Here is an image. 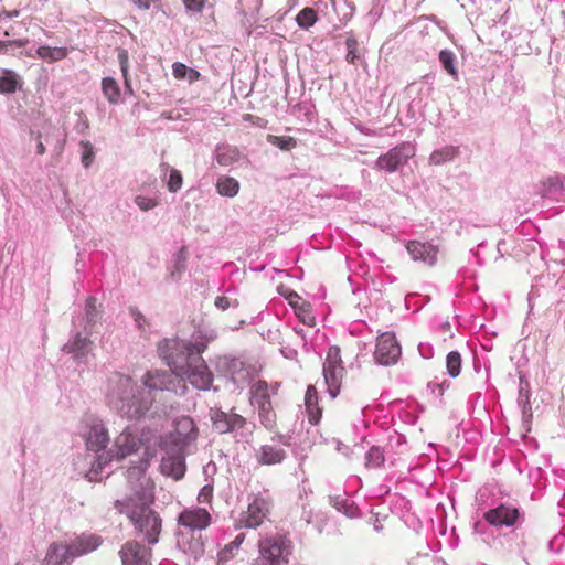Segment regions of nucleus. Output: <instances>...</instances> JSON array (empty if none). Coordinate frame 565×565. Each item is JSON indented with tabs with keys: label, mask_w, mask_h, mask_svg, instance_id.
Returning <instances> with one entry per match:
<instances>
[{
	"label": "nucleus",
	"mask_w": 565,
	"mask_h": 565,
	"mask_svg": "<svg viewBox=\"0 0 565 565\" xmlns=\"http://www.w3.org/2000/svg\"><path fill=\"white\" fill-rule=\"evenodd\" d=\"M171 392L182 396L186 393L181 379L168 371L150 370L138 386L131 376L113 373L107 381L105 401L116 414L127 419L143 417L157 401L158 394Z\"/></svg>",
	"instance_id": "1"
},
{
	"label": "nucleus",
	"mask_w": 565,
	"mask_h": 565,
	"mask_svg": "<svg viewBox=\"0 0 565 565\" xmlns=\"http://www.w3.org/2000/svg\"><path fill=\"white\" fill-rule=\"evenodd\" d=\"M213 335L202 331L194 332L190 340L179 338H164L157 344V352L160 359L170 367L167 370L175 374L185 384L180 375L193 362H198L200 355L205 351ZM186 388L188 386L184 385Z\"/></svg>",
	"instance_id": "2"
},
{
	"label": "nucleus",
	"mask_w": 565,
	"mask_h": 565,
	"mask_svg": "<svg viewBox=\"0 0 565 565\" xmlns=\"http://www.w3.org/2000/svg\"><path fill=\"white\" fill-rule=\"evenodd\" d=\"M115 504L116 507H122L119 510L127 514L134 524L138 537H141L149 545H154L159 542L162 520L159 513L150 507L151 501H142L140 503L128 502L124 504L117 500Z\"/></svg>",
	"instance_id": "3"
},
{
	"label": "nucleus",
	"mask_w": 565,
	"mask_h": 565,
	"mask_svg": "<svg viewBox=\"0 0 565 565\" xmlns=\"http://www.w3.org/2000/svg\"><path fill=\"white\" fill-rule=\"evenodd\" d=\"M102 544V539L97 535H81L68 542H53L50 544L44 565H71L76 557L86 555L95 551Z\"/></svg>",
	"instance_id": "4"
},
{
	"label": "nucleus",
	"mask_w": 565,
	"mask_h": 565,
	"mask_svg": "<svg viewBox=\"0 0 565 565\" xmlns=\"http://www.w3.org/2000/svg\"><path fill=\"white\" fill-rule=\"evenodd\" d=\"M109 444L108 431L100 419H93L86 437V448L93 451L94 460L87 473L89 481H97L104 468L114 459L113 449H107Z\"/></svg>",
	"instance_id": "5"
},
{
	"label": "nucleus",
	"mask_w": 565,
	"mask_h": 565,
	"mask_svg": "<svg viewBox=\"0 0 565 565\" xmlns=\"http://www.w3.org/2000/svg\"><path fill=\"white\" fill-rule=\"evenodd\" d=\"M294 545L286 534H275L258 541V556L253 565H288Z\"/></svg>",
	"instance_id": "6"
},
{
	"label": "nucleus",
	"mask_w": 565,
	"mask_h": 565,
	"mask_svg": "<svg viewBox=\"0 0 565 565\" xmlns=\"http://www.w3.org/2000/svg\"><path fill=\"white\" fill-rule=\"evenodd\" d=\"M210 419L212 427L218 434H233L234 438L248 441L252 437L255 425L248 423L245 417L233 412H225L222 408H211Z\"/></svg>",
	"instance_id": "7"
},
{
	"label": "nucleus",
	"mask_w": 565,
	"mask_h": 565,
	"mask_svg": "<svg viewBox=\"0 0 565 565\" xmlns=\"http://www.w3.org/2000/svg\"><path fill=\"white\" fill-rule=\"evenodd\" d=\"M273 508V498L268 490L249 495L247 511L242 512L237 523L239 527L257 529L267 519Z\"/></svg>",
	"instance_id": "8"
},
{
	"label": "nucleus",
	"mask_w": 565,
	"mask_h": 565,
	"mask_svg": "<svg viewBox=\"0 0 565 565\" xmlns=\"http://www.w3.org/2000/svg\"><path fill=\"white\" fill-rule=\"evenodd\" d=\"M90 331L72 330L68 341L62 347L65 354L71 355L72 360L79 370L88 366L95 358L94 342L89 339Z\"/></svg>",
	"instance_id": "9"
},
{
	"label": "nucleus",
	"mask_w": 565,
	"mask_h": 565,
	"mask_svg": "<svg viewBox=\"0 0 565 565\" xmlns=\"http://www.w3.org/2000/svg\"><path fill=\"white\" fill-rule=\"evenodd\" d=\"M149 431L140 429L137 425H128L115 439L114 459L122 460L137 452L141 447H147Z\"/></svg>",
	"instance_id": "10"
},
{
	"label": "nucleus",
	"mask_w": 565,
	"mask_h": 565,
	"mask_svg": "<svg viewBox=\"0 0 565 565\" xmlns=\"http://www.w3.org/2000/svg\"><path fill=\"white\" fill-rule=\"evenodd\" d=\"M416 148L409 141H403L377 157L373 168L377 171L394 173L408 163L415 156Z\"/></svg>",
	"instance_id": "11"
},
{
	"label": "nucleus",
	"mask_w": 565,
	"mask_h": 565,
	"mask_svg": "<svg viewBox=\"0 0 565 565\" xmlns=\"http://www.w3.org/2000/svg\"><path fill=\"white\" fill-rule=\"evenodd\" d=\"M487 524L495 527H512L522 524L524 521L521 510L511 503H499L483 513Z\"/></svg>",
	"instance_id": "12"
},
{
	"label": "nucleus",
	"mask_w": 565,
	"mask_h": 565,
	"mask_svg": "<svg viewBox=\"0 0 565 565\" xmlns=\"http://www.w3.org/2000/svg\"><path fill=\"white\" fill-rule=\"evenodd\" d=\"M218 373L227 377L237 388H243L250 382L249 367L238 358L222 356L216 362Z\"/></svg>",
	"instance_id": "13"
},
{
	"label": "nucleus",
	"mask_w": 565,
	"mask_h": 565,
	"mask_svg": "<svg viewBox=\"0 0 565 565\" xmlns=\"http://www.w3.org/2000/svg\"><path fill=\"white\" fill-rule=\"evenodd\" d=\"M402 354V348L394 332H383L377 337L374 359L377 364L390 366L397 363Z\"/></svg>",
	"instance_id": "14"
},
{
	"label": "nucleus",
	"mask_w": 565,
	"mask_h": 565,
	"mask_svg": "<svg viewBox=\"0 0 565 565\" xmlns=\"http://www.w3.org/2000/svg\"><path fill=\"white\" fill-rule=\"evenodd\" d=\"M180 375L198 390L209 391L213 383V373L209 370L202 355L198 362H193Z\"/></svg>",
	"instance_id": "15"
},
{
	"label": "nucleus",
	"mask_w": 565,
	"mask_h": 565,
	"mask_svg": "<svg viewBox=\"0 0 565 565\" xmlns=\"http://www.w3.org/2000/svg\"><path fill=\"white\" fill-rule=\"evenodd\" d=\"M502 545L508 554L520 557L526 565L531 564L532 550L524 532L511 531L504 534Z\"/></svg>",
	"instance_id": "16"
},
{
	"label": "nucleus",
	"mask_w": 565,
	"mask_h": 565,
	"mask_svg": "<svg viewBox=\"0 0 565 565\" xmlns=\"http://www.w3.org/2000/svg\"><path fill=\"white\" fill-rule=\"evenodd\" d=\"M178 522L188 533H201L211 524V514L205 508L185 509L179 514Z\"/></svg>",
	"instance_id": "17"
},
{
	"label": "nucleus",
	"mask_w": 565,
	"mask_h": 565,
	"mask_svg": "<svg viewBox=\"0 0 565 565\" xmlns=\"http://www.w3.org/2000/svg\"><path fill=\"white\" fill-rule=\"evenodd\" d=\"M119 556L122 565H149L151 551L137 541H128L121 546Z\"/></svg>",
	"instance_id": "18"
},
{
	"label": "nucleus",
	"mask_w": 565,
	"mask_h": 565,
	"mask_svg": "<svg viewBox=\"0 0 565 565\" xmlns=\"http://www.w3.org/2000/svg\"><path fill=\"white\" fill-rule=\"evenodd\" d=\"M213 159L222 167L248 162L247 156L237 146L227 142H220L215 146Z\"/></svg>",
	"instance_id": "19"
},
{
	"label": "nucleus",
	"mask_w": 565,
	"mask_h": 565,
	"mask_svg": "<svg viewBox=\"0 0 565 565\" xmlns=\"http://www.w3.org/2000/svg\"><path fill=\"white\" fill-rule=\"evenodd\" d=\"M408 254L416 262H423L429 266L437 263L439 248L431 242L412 241L406 246Z\"/></svg>",
	"instance_id": "20"
},
{
	"label": "nucleus",
	"mask_w": 565,
	"mask_h": 565,
	"mask_svg": "<svg viewBox=\"0 0 565 565\" xmlns=\"http://www.w3.org/2000/svg\"><path fill=\"white\" fill-rule=\"evenodd\" d=\"M100 319V311L97 308V299L94 296H89L86 299L84 313L77 318H73L74 328H83V331L93 332L94 326Z\"/></svg>",
	"instance_id": "21"
},
{
	"label": "nucleus",
	"mask_w": 565,
	"mask_h": 565,
	"mask_svg": "<svg viewBox=\"0 0 565 565\" xmlns=\"http://www.w3.org/2000/svg\"><path fill=\"white\" fill-rule=\"evenodd\" d=\"M180 550L198 561L204 555V543L201 533L182 532L177 542Z\"/></svg>",
	"instance_id": "22"
},
{
	"label": "nucleus",
	"mask_w": 565,
	"mask_h": 565,
	"mask_svg": "<svg viewBox=\"0 0 565 565\" xmlns=\"http://www.w3.org/2000/svg\"><path fill=\"white\" fill-rule=\"evenodd\" d=\"M160 469L164 476L180 480L185 473V459L181 454H167L162 457Z\"/></svg>",
	"instance_id": "23"
},
{
	"label": "nucleus",
	"mask_w": 565,
	"mask_h": 565,
	"mask_svg": "<svg viewBox=\"0 0 565 565\" xmlns=\"http://www.w3.org/2000/svg\"><path fill=\"white\" fill-rule=\"evenodd\" d=\"M287 457L282 448L273 445H263L256 451V461L262 466L281 463Z\"/></svg>",
	"instance_id": "24"
},
{
	"label": "nucleus",
	"mask_w": 565,
	"mask_h": 565,
	"mask_svg": "<svg viewBox=\"0 0 565 565\" xmlns=\"http://www.w3.org/2000/svg\"><path fill=\"white\" fill-rule=\"evenodd\" d=\"M23 79L14 71L9 68H0V94L11 95L22 89Z\"/></svg>",
	"instance_id": "25"
},
{
	"label": "nucleus",
	"mask_w": 565,
	"mask_h": 565,
	"mask_svg": "<svg viewBox=\"0 0 565 565\" xmlns=\"http://www.w3.org/2000/svg\"><path fill=\"white\" fill-rule=\"evenodd\" d=\"M318 392L313 385H309L306 391L305 405L310 424L317 425L321 418L322 409L318 405Z\"/></svg>",
	"instance_id": "26"
},
{
	"label": "nucleus",
	"mask_w": 565,
	"mask_h": 565,
	"mask_svg": "<svg viewBox=\"0 0 565 565\" xmlns=\"http://www.w3.org/2000/svg\"><path fill=\"white\" fill-rule=\"evenodd\" d=\"M530 396H531L530 382L525 375H520L518 406L520 407L524 419L532 417V407H531V403H530Z\"/></svg>",
	"instance_id": "27"
},
{
	"label": "nucleus",
	"mask_w": 565,
	"mask_h": 565,
	"mask_svg": "<svg viewBox=\"0 0 565 565\" xmlns=\"http://www.w3.org/2000/svg\"><path fill=\"white\" fill-rule=\"evenodd\" d=\"M152 454L149 447H146L143 456L136 462H132L126 470V478L129 483L139 481L146 473Z\"/></svg>",
	"instance_id": "28"
},
{
	"label": "nucleus",
	"mask_w": 565,
	"mask_h": 565,
	"mask_svg": "<svg viewBox=\"0 0 565 565\" xmlns=\"http://www.w3.org/2000/svg\"><path fill=\"white\" fill-rule=\"evenodd\" d=\"M343 373L344 367L323 369L324 383L328 387L327 392L332 399H334L340 393Z\"/></svg>",
	"instance_id": "29"
},
{
	"label": "nucleus",
	"mask_w": 565,
	"mask_h": 565,
	"mask_svg": "<svg viewBox=\"0 0 565 565\" xmlns=\"http://www.w3.org/2000/svg\"><path fill=\"white\" fill-rule=\"evenodd\" d=\"M563 190L564 186L559 175H552L542 182L539 193L542 198L558 201Z\"/></svg>",
	"instance_id": "30"
},
{
	"label": "nucleus",
	"mask_w": 565,
	"mask_h": 565,
	"mask_svg": "<svg viewBox=\"0 0 565 565\" xmlns=\"http://www.w3.org/2000/svg\"><path fill=\"white\" fill-rule=\"evenodd\" d=\"M438 61L443 70L454 79H459L458 60L456 54L449 49H443L438 53Z\"/></svg>",
	"instance_id": "31"
},
{
	"label": "nucleus",
	"mask_w": 565,
	"mask_h": 565,
	"mask_svg": "<svg viewBox=\"0 0 565 565\" xmlns=\"http://www.w3.org/2000/svg\"><path fill=\"white\" fill-rule=\"evenodd\" d=\"M100 88L104 97L110 105H118L121 103V88L114 77H104L100 83Z\"/></svg>",
	"instance_id": "32"
},
{
	"label": "nucleus",
	"mask_w": 565,
	"mask_h": 565,
	"mask_svg": "<svg viewBox=\"0 0 565 565\" xmlns=\"http://www.w3.org/2000/svg\"><path fill=\"white\" fill-rule=\"evenodd\" d=\"M215 189L221 196L234 198L238 194L241 184L233 177L221 175L216 180Z\"/></svg>",
	"instance_id": "33"
},
{
	"label": "nucleus",
	"mask_w": 565,
	"mask_h": 565,
	"mask_svg": "<svg viewBox=\"0 0 565 565\" xmlns=\"http://www.w3.org/2000/svg\"><path fill=\"white\" fill-rule=\"evenodd\" d=\"M330 502L332 507L335 508L339 512L351 519L358 518L360 515L359 507L345 495L330 497Z\"/></svg>",
	"instance_id": "34"
},
{
	"label": "nucleus",
	"mask_w": 565,
	"mask_h": 565,
	"mask_svg": "<svg viewBox=\"0 0 565 565\" xmlns=\"http://www.w3.org/2000/svg\"><path fill=\"white\" fill-rule=\"evenodd\" d=\"M459 154V149L455 146H445L440 149L434 150L429 157V162L435 166H440L454 160Z\"/></svg>",
	"instance_id": "35"
},
{
	"label": "nucleus",
	"mask_w": 565,
	"mask_h": 565,
	"mask_svg": "<svg viewBox=\"0 0 565 565\" xmlns=\"http://www.w3.org/2000/svg\"><path fill=\"white\" fill-rule=\"evenodd\" d=\"M365 467L369 469H379L384 466L385 450L381 446H372L365 454Z\"/></svg>",
	"instance_id": "36"
},
{
	"label": "nucleus",
	"mask_w": 565,
	"mask_h": 565,
	"mask_svg": "<svg viewBox=\"0 0 565 565\" xmlns=\"http://www.w3.org/2000/svg\"><path fill=\"white\" fill-rule=\"evenodd\" d=\"M36 54L42 60L56 62L65 58L68 54V51L66 47H51L49 45H41L38 47Z\"/></svg>",
	"instance_id": "37"
},
{
	"label": "nucleus",
	"mask_w": 565,
	"mask_h": 565,
	"mask_svg": "<svg viewBox=\"0 0 565 565\" xmlns=\"http://www.w3.org/2000/svg\"><path fill=\"white\" fill-rule=\"evenodd\" d=\"M318 21V13L311 7L301 9L296 15V22L302 30H309Z\"/></svg>",
	"instance_id": "38"
},
{
	"label": "nucleus",
	"mask_w": 565,
	"mask_h": 565,
	"mask_svg": "<svg viewBox=\"0 0 565 565\" xmlns=\"http://www.w3.org/2000/svg\"><path fill=\"white\" fill-rule=\"evenodd\" d=\"M244 540H245V534L238 533L233 541H231L228 544H226L218 552V562L220 563L228 562L234 556V552L239 548V546L244 542Z\"/></svg>",
	"instance_id": "39"
},
{
	"label": "nucleus",
	"mask_w": 565,
	"mask_h": 565,
	"mask_svg": "<svg viewBox=\"0 0 565 565\" xmlns=\"http://www.w3.org/2000/svg\"><path fill=\"white\" fill-rule=\"evenodd\" d=\"M461 354L457 350L450 351L446 356V369L449 376L454 379L459 376L461 372Z\"/></svg>",
	"instance_id": "40"
},
{
	"label": "nucleus",
	"mask_w": 565,
	"mask_h": 565,
	"mask_svg": "<svg viewBox=\"0 0 565 565\" xmlns=\"http://www.w3.org/2000/svg\"><path fill=\"white\" fill-rule=\"evenodd\" d=\"M267 142L279 148L282 151H289L297 147V139L291 136L267 135Z\"/></svg>",
	"instance_id": "41"
},
{
	"label": "nucleus",
	"mask_w": 565,
	"mask_h": 565,
	"mask_svg": "<svg viewBox=\"0 0 565 565\" xmlns=\"http://www.w3.org/2000/svg\"><path fill=\"white\" fill-rule=\"evenodd\" d=\"M345 46H347V55H345L347 62L349 64L356 65L361 61L362 54L358 49L359 43L354 35H350L347 38Z\"/></svg>",
	"instance_id": "42"
},
{
	"label": "nucleus",
	"mask_w": 565,
	"mask_h": 565,
	"mask_svg": "<svg viewBox=\"0 0 565 565\" xmlns=\"http://www.w3.org/2000/svg\"><path fill=\"white\" fill-rule=\"evenodd\" d=\"M258 416L260 419L262 425L266 429H273L276 424V414L273 409L271 403L267 406H264V404L258 409Z\"/></svg>",
	"instance_id": "43"
},
{
	"label": "nucleus",
	"mask_w": 565,
	"mask_h": 565,
	"mask_svg": "<svg viewBox=\"0 0 565 565\" xmlns=\"http://www.w3.org/2000/svg\"><path fill=\"white\" fill-rule=\"evenodd\" d=\"M331 367H343L340 355V348L337 345H332L329 348L326 360L323 362V369Z\"/></svg>",
	"instance_id": "44"
},
{
	"label": "nucleus",
	"mask_w": 565,
	"mask_h": 565,
	"mask_svg": "<svg viewBox=\"0 0 565 565\" xmlns=\"http://www.w3.org/2000/svg\"><path fill=\"white\" fill-rule=\"evenodd\" d=\"M129 315L132 318L136 328L141 333H146L149 330V328H150L149 320L145 317V315L137 307H130Z\"/></svg>",
	"instance_id": "45"
},
{
	"label": "nucleus",
	"mask_w": 565,
	"mask_h": 565,
	"mask_svg": "<svg viewBox=\"0 0 565 565\" xmlns=\"http://www.w3.org/2000/svg\"><path fill=\"white\" fill-rule=\"evenodd\" d=\"M82 148L81 161L84 168H89L95 159L94 146L88 140L79 141Z\"/></svg>",
	"instance_id": "46"
},
{
	"label": "nucleus",
	"mask_w": 565,
	"mask_h": 565,
	"mask_svg": "<svg viewBox=\"0 0 565 565\" xmlns=\"http://www.w3.org/2000/svg\"><path fill=\"white\" fill-rule=\"evenodd\" d=\"M406 444L407 440L403 434H399L396 430H394L392 434L388 435L387 447L391 448L392 450L402 454L406 448Z\"/></svg>",
	"instance_id": "47"
},
{
	"label": "nucleus",
	"mask_w": 565,
	"mask_h": 565,
	"mask_svg": "<svg viewBox=\"0 0 565 565\" xmlns=\"http://www.w3.org/2000/svg\"><path fill=\"white\" fill-rule=\"evenodd\" d=\"M182 184H183L182 173L174 168L170 169L169 177L167 179V188H168L169 192H171V193L178 192L182 188Z\"/></svg>",
	"instance_id": "48"
},
{
	"label": "nucleus",
	"mask_w": 565,
	"mask_h": 565,
	"mask_svg": "<svg viewBox=\"0 0 565 565\" xmlns=\"http://www.w3.org/2000/svg\"><path fill=\"white\" fill-rule=\"evenodd\" d=\"M118 63L122 74L124 83H130L131 79L129 75V56L127 50L118 49Z\"/></svg>",
	"instance_id": "49"
},
{
	"label": "nucleus",
	"mask_w": 565,
	"mask_h": 565,
	"mask_svg": "<svg viewBox=\"0 0 565 565\" xmlns=\"http://www.w3.org/2000/svg\"><path fill=\"white\" fill-rule=\"evenodd\" d=\"M548 551L553 554H561L565 548V534L559 532L554 535L547 544Z\"/></svg>",
	"instance_id": "50"
},
{
	"label": "nucleus",
	"mask_w": 565,
	"mask_h": 565,
	"mask_svg": "<svg viewBox=\"0 0 565 565\" xmlns=\"http://www.w3.org/2000/svg\"><path fill=\"white\" fill-rule=\"evenodd\" d=\"M135 203L143 212L150 211L159 204L156 199L148 198L145 195H137L135 198Z\"/></svg>",
	"instance_id": "51"
},
{
	"label": "nucleus",
	"mask_w": 565,
	"mask_h": 565,
	"mask_svg": "<svg viewBox=\"0 0 565 565\" xmlns=\"http://www.w3.org/2000/svg\"><path fill=\"white\" fill-rule=\"evenodd\" d=\"M214 305L217 309L224 311L231 307H234V308L238 307V301H237V299H231L226 296H218L215 298Z\"/></svg>",
	"instance_id": "52"
},
{
	"label": "nucleus",
	"mask_w": 565,
	"mask_h": 565,
	"mask_svg": "<svg viewBox=\"0 0 565 565\" xmlns=\"http://www.w3.org/2000/svg\"><path fill=\"white\" fill-rule=\"evenodd\" d=\"M450 386V382L447 381V380H444L441 383H436V382H429L427 384V388L433 393V394H436L437 396H443L444 395V392L446 390H448Z\"/></svg>",
	"instance_id": "53"
},
{
	"label": "nucleus",
	"mask_w": 565,
	"mask_h": 565,
	"mask_svg": "<svg viewBox=\"0 0 565 565\" xmlns=\"http://www.w3.org/2000/svg\"><path fill=\"white\" fill-rule=\"evenodd\" d=\"M191 67L186 66L181 62H174L172 64V74L178 79H185Z\"/></svg>",
	"instance_id": "54"
},
{
	"label": "nucleus",
	"mask_w": 565,
	"mask_h": 565,
	"mask_svg": "<svg viewBox=\"0 0 565 565\" xmlns=\"http://www.w3.org/2000/svg\"><path fill=\"white\" fill-rule=\"evenodd\" d=\"M188 12L200 13L202 12L205 0H182Z\"/></svg>",
	"instance_id": "55"
},
{
	"label": "nucleus",
	"mask_w": 565,
	"mask_h": 565,
	"mask_svg": "<svg viewBox=\"0 0 565 565\" xmlns=\"http://www.w3.org/2000/svg\"><path fill=\"white\" fill-rule=\"evenodd\" d=\"M213 498V486L205 484L198 494V501L200 503H210Z\"/></svg>",
	"instance_id": "56"
},
{
	"label": "nucleus",
	"mask_w": 565,
	"mask_h": 565,
	"mask_svg": "<svg viewBox=\"0 0 565 565\" xmlns=\"http://www.w3.org/2000/svg\"><path fill=\"white\" fill-rule=\"evenodd\" d=\"M250 393H252V395H269L267 382L259 380L257 383H255L252 386Z\"/></svg>",
	"instance_id": "57"
},
{
	"label": "nucleus",
	"mask_w": 565,
	"mask_h": 565,
	"mask_svg": "<svg viewBox=\"0 0 565 565\" xmlns=\"http://www.w3.org/2000/svg\"><path fill=\"white\" fill-rule=\"evenodd\" d=\"M418 352L424 359H431L434 356V347L430 343L420 342L418 344Z\"/></svg>",
	"instance_id": "58"
},
{
	"label": "nucleus",
	"mask_w": 565,
	"mask_h": 565,
	"mask_svg": "<svg viewBox=\"0 0 565 565\" xmlns=\"http://www.w3.org/2000/svg\"><path fill=\"white\" fill-rule=\"evenodd\" d=\"M473 533L481 535L482 541L488 543V537L490 536V534H488L487 526L484 523H482L481 521L475 522L473 523Z\"/></svg>",
	"instance_id": "59"
},
{
	"label": "nucleus",
	"mask_w": 565,
	"mask_h": 565,
	"mask_svg": "<svg viewBox=\"0 0 565 565\" xmlns=\"http://www.w3.org/2000/svg\"><path fill=\"white\" fill-rule=\"evenodd\" d=\"M77 115H78V122L75 126V129L78 134L83 135L89 128V122L82 111L78 113Z\"/></svg>",
	"instance_id": "60"
},
{
	"label": "nucleus",
	"mask_w": 565,
	"mask_h": 565,
	"mask_svg": "<svg viewBox=\"0 0 565 565\" xmlns=\"http://www.w3.org/2000/svg\"><path fill=\"white\" fill-rule=\"evenodd\" d=\"M371 514H372V516L370 519V523L373 525L374 531L381 532L383 530L381 521L385 520L387 518V515L381 516L380 513H375L373 511H371Z\"/></svg>",
	"instance_id": "61"
},
{
	"label": "nucleus",
	"mask_w": 565,
	"mask_h": 565,
	"mask_svg": "<svg viewBox=\"0 0 565 565\" xmlns=\"http://www.w3.org/2000/svg\"><path fill=\"white\" fill-rule=\"evenodd\" d=\"M270 403L269 395H252V404L256 406L257 409H259L263 404L267 406Z\"/></svg>",
	"instance_id": "62"
},
{
	"label": "nucleus",
	"mask_w": 565,
	"mask_h": 565,
	"mask_svg": "<svg viewBox=\"0 0 565 565\" xmlns=\"http://www.w3.org/2000/svg\"><path fill=\"white\" fill-rule=\"evenodd\" d=\"M435 74L428 73L420 77L419 83L427 86V92L430 94L434 90Z\"/></svg>",
	"instance_id": "63"
},
{
	"label": "nucleus",
	"mask_w": 565,
	"mask_h": 565,
	"mask_svg": "<svg viewBox=\"0 0 565 565\" xmlns=\"http://www.w3.org/2000/svg\"><path fill=\"white\" fill-rule=\"evenodd\" d=\"M174 267L175 270L182 271L185 269V257L182 254V250H180L174 258Z\"/></svg>",
	"instance_id": "64"
}]
</instances>
